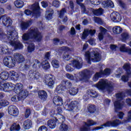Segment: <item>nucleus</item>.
I'll return each mask as SVG.
<instances>
[{
    "mask_svg": "<svg viewBox=\"0 0 131 131\" xmlns=\"http://www.w3.org/2000/svg\"><path fill=\"white\" fill-rule=\"evenodd\" d=\"M22 39L23 41H28L29 39H33L37 42H40L42 40V35L39 31L38 28L35 27L30 30L28 33L23 35Z\"/></svg>",
    "mask_w": 131,
    "mask_h": 131,
    "instance_id": "1",
    "label": "nucleus"
},
{
    "mask_svg": "<svg viewBox=\"0 0 131 131\" xmlns=\"http://www.w3.org/2000/svg\"><path fill=\"white\" fill-rule=\"evenodd\" d=\"M14 57V58L12 56H8L4 58L3 63L6 67L13 68V67H15V65H16V61L18 64L25 61V58L20 53H15Z\"/></svg>",
    "mask_w": 131,
    "mask_h": 131,
    "instance_id": "2",
    "label": "nucleus"
},
{
    "mask_svg": "<svg viewBox=\"0 0 131 131\" xmlns=\"http://www.w3.org/2000/svg\"><path fill=\"white\" fill-rule=\"evenodd\" d=\"M8 34V39L10 41V43L12 47H14V50H22L24 47L23 44L19 41H14L19 38L18 32L16 31V30L14 29L12 31L10 30Z\"/></svg>",
    "mask_w": 131,
    "mask_h": 131,
    "instance_id": "3",
    "label": "nucleus"
},
{
    "mask_svg": "<svg viewBox=\"0 0 131 131\" xmlns=\"http://www.w3.org/2000/svg\"><path fill=\"white\" fill-rule=\"evenodd\" d=\"M85 58L89 64H91L92 62L94 63H98L102 60V56L100 54L99 52L93 50L91 52L87 51L84 54Z\"/></svg>",
    "mask_w": 131,
    "mask_h": 131,
    "instance_id": "4",
    "label": "nucleus"
},
{
    "mask_svg": "<svg viewBox=\"0 0 131 131\" xmlns=\"http://www.w3.org/2000/svg\"><path fill=\"white\" fill-rule=\"evenodd\" d=\"M9 77L12 80H18L19 79V74L14 71H10L9 73L4 71L0 74V78L2 79L1 81H6Z\"/></svg>",
    "mask_w": 131,
    "mask_h": 131,
    "instance_id": "5",
    "label": "nucleus"
},
{
    "mask_svg": "<svg viewBox=\"0 0 131 131\" xmlns=\"http://www.w3.org/2000/svg\"><path fill=\"white\" fill-rule=\"evenodd\" d=\"M31 8L32 11L29 9L25 10V14H26L27 16H32V17H34L35 18L40 17V7L39 5L33 4Z\"/></svg>",
    "mask_w": 131,
    "mask_h": 131,
    "instance_id": "6",
    "label": "nucleus"
},
{
    "mask_svg": "<svg viewBox=\"0 0 131 131\" xmlns=\"http://www.w3.org/2000/svg\"><path fill=\"white\" fill-rule=\"evenodd\" d=\"M72 88V82L67 79H63L61 81V84L57 86L56 91L60 94L63 93V91L70 90Z\"/></svg>",
    "mask_w": 131,
    "mask_h": 131,
    "instance_id": "7",
    "label": "nucleus"
},
{
    "mask_svg": "<svg viewBox=\"0 0 131 131\" xmlns=\"http://www.w3.org/2000/svg\"><path fill=\"white\" fill-rule=\"evenodd\" d=\"M55 82V76L52 74H47L45 76L43 82L48 85L49 89H53L54 88Z\"/></svg>",
    "mask_w": 131,
    "mask_h": 131,
    "instance_id": "8",
    "label": "nucleus"
},
{
    "mask_svg": "<svg viewBox=\"0 0 131 131\" xmlns=\"http://www.w3.org/2000/svg\"><path fill=\"white\" fill-rule=\"evenodd\" d=\"M13 90L14 84L9 82L6 83L4 81H0V91L9 93V92H12Z\"/></svg>",
    "mask_w": 131,
    "mask_h": 131,
    "instance_id": "9",
    "label": "nucleus"
},
{
    "mask_svg": "<svg viewBox=\"0 0 131 131\" xmlns=\"http://www.w3.org/2000/svg\"><path fill=\"white\" fill-rule=\"evenodd\" d=\"M29 78L31 81L38 80L41 77V75L36 71L30 70L29 72Z\"/></svg>",
    "mask_w": 131,
    "mask_h": 131,
    "instance_id": "10",
    "label": "nucleus"
},
{
    "mask_svg": "<svg viewBox=\"0 0 131 131\" xmlns=\"http://www.w3.org/2000/svg\"><path fill=\"white\" fill-rule=\"evenodd\" d=\"M121 124V121L118 119H115L113 121H108L105 123L102 124L101 126L104 127H117L119 125Z\"/></svg>",
    "mask_w": 131,
    "mask_h": 131,
    "instance_id": "11",
    "label": "nucleus"
},
{
    "mask_svg": "<svg viewBox=\"0 0 131 131\" xmlns=\"http://www.w3.org/2000/svg\"><path fill=\"white\" fill-rule=\"evenodd\" d=\"M79 75L81 77L80 80H89L92 76L91 71L87 69H85L81 72H80Z\"/></svg>",
    "mask_w": 131,
    "mask_h": 131,
    "instance_id": "12",
    "label": "nucleus"
},
{
    "mask_svg": "<svg viewBox=\"0 0 131 131\" xmlns=\"http://www.w3.org/2000/svg\"><path fill=\"white\" fill-rule=\"evenodd\" d=\"M86 112L90 116L96 114L97 112V106L96 105L92 103L89 104L87 106Z\"/></svg>",
    "mask_w": 131,
    "mask_h": 131,
    "instance_id": "13",
    "label": "nucleus"
},
{
    "mask_svg": "<svg viewBox=\"0 0 131 131\" xmlns=\"http://www.w3.org/2000/svg\"><path fill=\"white\" fill-rule=\"evenodd\" d=\"M0 20H2V23L4 26L10 27L12 25V19L10 17L7 15H2L0 16Z\"/></svg>",
    "mask_w": 131,
    "mask_h": 131,
    "instance_id": "14",
    "label": "nucleus"
},
{
    "mask_svg": "<svg viewBox=\"0 0 131 131\" xmlns=\"http://www.w3.org/2000/svg\"><path fill=\"white\" fill-rule=\"evenodd\" d=\"M106 84L107 81L104 80V79H101L96 84L95 86L100 91H104L106 90Z\"/></svg>",
    "mask_w": 131,
    "mask_h": 131,
    "instance_id": "15",
    "label": "nucleus"
},
{
    "mask_svg": "<svg viewBox=\"0 0 131 131\" xmlns=\"http://www.w3.org/2000/svg\"><path fill=\"white\" fill-rule=\"evenodd\" d=\"M111 18L113 21V22H115L117 23L118 22H120L122 19V16L121 14H120L118 12H113L111 14Z\"/></svg>",
    "mask_w": 131,
    "mask_h": 131,
    "instance_id": "16",
    "label": "nucleus"
},
{
    "mask_svg": "<svg viewBox=\"0 0 131 131\" xmlns=\"http://www.w3.org/2000/svg\"><path fill=\"white\" fill-rule=\"evenodd\" d=\"M8 113L12 116H18V114H19V110H18V108L17 106L15 105H10L8 107Z\"/></svg>",
    "mask_w": 131,
    "mask_h": 131,
    "instance_id": "17",
    "label": "nucleus"
},
{
    "mask_svg": "<svg viewBox=\"0 0 131 131\" xmlns=\"http://www.w3.org/2000/svg\"><path fill=\"white\" fill-rule=\"evenodd\" d=\"M79 103L77 101H73L70 103V104H67L66 106H68L67 110L68 111H73L75 108H78V105Z\"/></svg>",
    "mask_w": 131,
    "mask_h": 131,
    "instance_id": "18",
    "label": "nucleus"
},
{
    "mask_svg": "<svg viewBox=\"0 0 131 131\" xmlns=\"http://www.w3.org/2000/svg\"><path fill=\"white\" fill-rule=\"evenodd\" d=\"M32 24V20H29L27 21H22L20 23V28L23 31L27 30L29 27L31 26Z\"/></svg>",
    "mask_w": 131,
    "mask_h": 131,
    "instance_id": "19",
    "label": "nucleus"
},
{
    "mask_svg": "<svg viewBox=\"0 0 131 131\" xmlns=\"http://www.w3.org/2000/svg\"><path fill=\"white\" fill-rule=\"evenodd\" d=\"M114 109L116 113H118V111L122 110L123 108V103H121L120 100H116L114 102Z\"/></svg>",
    "mask_w": 131,
    "mask_h": 131,
    "instance_id": "20",
    "label": "nucleus"
},
{
    "mask_svg": "<svg viewBox=\"0 0 131 131\" xmlns=\"http://www.w3.org/2000/svg\"><path fill=\"white\" fill-rule=\"evenodd\" d=\"M53 102L55 106H62L64 103L62 97L59 96H55L53 97Z\"/></svg>",
    "mask_w": 131,
    "mask_h": 131,
    "instance_id": "21",
    "label": "nucleus"
},
{
    "mask_svg": "<svg viewBox=\"0 0 131 131\" xmlns=\"http://www.w3.org/2000/svg\"><path fill=\"white\" fill-rule=\"evenodd\" d=\"M82 2H83V0H76L77 5H79L81 7V11L82 13H83V14L89 15V14H90V11H89V10H86V8H85L84 4L81 3Z\"/></svg>",
    "mask_w": 131,
    "mask_h": 131,
    "instance_id": "22",
    "label": "nucleus"
},
{
    "mask_svg": "<svg viewBox=\"0 0 131 131\" xmlns=\"http://www.w3.org/2000/svg\"><path fill=\"white\" fill-rule=\"evenodd\" d=\"M101 128H102V127L97 126L96 127L93 128V129H91V127H88V126L86 125V124L85 123L84 125H83L80 128V131H95V130H99V129H101Z\"/></svg>",
    "mask_w": 131,
    "mask_h": 131,
    "instance_id": "23",
    "label": "nucleus"
},
{
    "mask_svg": "<svg viewBox=\"0 0 131 131\" xmlns=\"http://www.w3.org/2000/svg\"><path fill=\"white\" fill-rule=\"evenodd\" d=\"M38 96L41 101H47L48 93L45 90H40L38 92Z\"/></svg>",
    "mask_w": 131,
    "mask_h": 131,
    "instance_id": "24",
    "label": "nucleus"
},
{
    "mask_svg": "<svg viewBox=\"0 0 131 131\" xmlns=\"http://www.w3.org/2000/svg\"><path fill=\"white\" fill-rule=\"evenodd\" d=\"M92 12L94 16L99 17L103 15L104 13V9H103L102 8H99L98 9L92 8Z\"/></svg>",
    "mask_w": 131,
    "mask_h": 131,
    "instance_id": "25",
    "label": "nucleus"
},
{
    "mask_svg": "<svg viewBox=\"0 0 131 131\" xmlns=\"http://www.w3.org/2000/svg\"><path fill=\"white\" fill-rule=\"evenodd\" d=\"M23 90V84L21 83H17L15 85L13 84V90L15 94H19Z\"/></svg>",
    "mask_w": 131,
    "mask_h": 131,
    "instance_id": "26",
    "label": "nucleus"
},
{
    "mask_svg": "<svg viewBox=\"0 0 131 131\" xmlns=\"http://www.w3.org/2000/svg\"><path fill=\"white\" fill-rule=\"evenodd\" d=\"M24 129H30L32 127V121L30 119L25 120L23 125Z\"/></svg>",
    "mask_w": 131,
    "mask_h": 131,
    "instance_id": "27",
    "label": "nucleus"
},
{
    "mask_svg": "<svg viewBox=\"0 0 131 131\" xmlns=\"http://www.w3.org/2000/svg\"><path fill=\"white\" fill-rule=\"evenodd\" d=\"M129 34L128 32H124L121 34V41L122 42H126L129 39Z\"/></svg>",
    "mask_w": 131,
    "mask_h": 131,
    "instance_id": "28",
    "label": "nucleus"
},
{
    "mask_svg": "<svg viewBox=\"0 0 131 131\" xmlns=\"http://www.w3.org/2000/svg\"><path fill=\"white\" fill-rule=\"evenodd\" d=\"M87 95H88L89 97H91V98H98V97H99V94L97 93V91L93 89L88 90Z\"/></svg>",
    "mask_w": 131,
    "mask_h": 131,
    "instance_id": "29",
    "label": "nucleus"
},
{
    "mask_svg": "<svg viewBox=\"0 0 131 131\" xmlns=\"http://www.w3.org/2000/svg\"><path fill=\"white\" fill-rule=\"evenodd\" d=\"M72 64H73L74 69H81V68H82V64H81L78 60L74 59L72 61Z\"/></svg>",
    "mask_w": 131,
    "mask_h": 131,
    "instance_id": "30",
    "label": "nucleus"
},
{
    "mask_svg": "<svg viewBox=\"0 0 131 131\" xmlns=\"http://www.w3.org/2000/svg\"><path fill=\"white\" fill-rule=\"evenodd\" d=\"M28 91L23 89L21 92H19L17 95L19 96L20 99L24 100L28 96Z\"/></svg>",
    "mask_w": 131,
    "mask_h": 131,
    "instance_id": "31",
    "label": "nucleus"
},
{
    "mask_svg": "<svg viewBox=\"0 0 131 131\" xmlns=\"http://www.w3.org/2000/svg\"><path fill=\"white\" fill-rule=\"evenodd\" d=\"M41 67L44 70H49L51 68V64L47 60H45L41 62Z\"/></svg>",
    "mask_w": 131,
    "mask_h": 131,
    "instance_id": "32",
    "label": "nucleus"
},
{
    "mask_svg": "<svg viewBox=\"0 0 131 131\" xmlns=\"http://www.w3.org/2000/svg\"><path fill=\"white\" fill-rule=\"evenodd\" d=\"M56 120L54 119H50L47 122V125L49 126V128L53 129L56 127Z\"/></svg>",
    "mask_w": 131,
    "mask_h": 131,
    "instance_id": "33",
    "label": "nucleus"
},
{
    "mask_svg": "<svg viewBox=\"0 0 131 131\" xmlns=\"http://www.w3.org/2000/svg\"><path fill=\"white\" fill-rule=\"evenodd\" d=\"M102 77H105V76H109L111 74V69L110 68H106L103 71L100 70Z\"/></svg>",
    "mask_w": 131,
    "mask_h": 131,
    "instance_id": "34",
    "label": "nucleus"
},
{
    "mask_svg": "<svg viewBox=\"0 0 131 131\" xmlns=\"http://www.w3.org/2000/svg\"><path fill=\"white\" fill-rule=\"evenodd\" d=\"M103 78V76L101 71H100L98 72H96L93 77V80L94 82L98 81L99 78Z\"/></svg>",
    "mask_w": 131,
    "mask_h": 131,
    "instance_id": "35",
    "label": "nucleus"
},
{
    "mask_svg": "<svg viewBox=\"0 0 131 131\" xmlns=\"http://www.w3.org/2000/svg\"><path fill=\"white\" fill-rule=\"evenodd\" d=\"M35 62L32 66V68L34 69H36V70H38V69H40V67L41 66V63L40 61L37 59L34 60Z\"/></svg>",
    "mask_w": 131,
    "mask_h": 131,
    "instance_id": "36",
    "label": "nucleus"
},
{
    "mask_svg": "<svg viewBox=\"0 0 131 131\" xmlns=\"http://www.w3.org/2000/svg\"><path fill=\"white\" fill-rule=\"evenodd\" d=\"M69 90V94L71 96H75L76 95H77L79 91L78 88L76 87H72Z\"/></svg>",
    "mask_w": 131,
    "mask_h": 131,
    "instance_id": "37",
    "label": "nucleus"
},
{
    "mask_svg": "<svg viewBox=\"0 0 131 131\" xmlns=\"http://www.w3.org/2000/svg\"><path fill=\"white\" fill-rule=\"evenodd\" d=\"M21 128V127L20 126V124H17L16 123H14L10 127V131H19L20 130V129Z\"/></svg>",
    "mask_w": 131,
    "mask_h": 131,
    "instance_id": "38",
    "label": "nucleus"
},
{
    "mask_svg": "<svg viewBox=\"0 0 131 131\" xmlns=\"http://www.w3.org/2000/svg\"><path fill=\"white\" fill-rule=\"evenodd\" d=\"M104 6L106 7V8H110V9H113L114 8V3L111 0H107L103 2Z\"/></svg>",
    "mask_w": 131,
    "mask_h": 131,
    "instance_id": "39",
    "label": "nucleus"
},
{
    "mask_svg": "<svg viewBox=\"0 0 131 131\" xmlns=\"http://www.w3.org/2000/svg\"><path fill=\"white\" fill-rule=\"evenodd\" d=\"M66 76L68 79L71 80V81H75V82H78V79L75 78V77L72 74L67 73Z\"/></svg>",
    "mask_w": 131,
    "mask_h": 131,
    "instance_id": "40",
    "label": "nucleus"
},
{
    "mask_svg": "<svg viewBox=\"0 0 131 131\" xmlns=\"http://www.w3.org/2000/svg\"><path fill=\"white\" fill-rule=\"evenodd\" d=\"M123 29L119 26H116L113 28V32L115 34H120Z\"/></svg>",
    "mask_w": 131,
    "mask_h": 131,
    "instance_id": "41",
    "label": "nucleus"
},
{
    "mask_svg": "<svg viewBox=\"0 0 131 131\" xmlns=\"http://www.w3.org/2000/svg\"><path fill=\"white\" fill-rule=\"evenodd\" d=\"M14 5L17 9H21L24 6V2L21 0H17L14 2Z\"/></svg>",
    "mask_w": 131,
    "mask_h": 131,
    "instance_id": "42",
    "label": "nucleus"
},
{
    "mask_svg": "<svg viewBox=\"0 0 131 131\" xmlns=\"http://www.w3.org/2000/svg\"><path fill=\"white\" fill-rule=\"evenodd\" d=\"M105 89L108 93H112L113 91H114V86L112 85V84H111V83H108L107 82Z\"/></svg>",
    "mask_w": 131,
    "mask_h": 131,
    "instance_id": "43",
    "label": "nucleus"
},
{
    "mask_svg": "<svg viewBox=\"0 0 131 131\" xmlns=\"http://www.w3.org/2000/svg\"><path fill=\"white\" fill-rule=\"evenodd\" d=\"M28 53H32L35 50V45L33 43H30L27 48Z\"/></svg>",
    "mask_w": 131,
    "mask_h": 131,
    "instance_id": "44",
    "label": "nucleus"
},
{
    "mask_svg": "<svg viewBox=\"0 0 131 131\" xmlns=\"http://www.w3.org/2000/svg\"><path fill=\"white\" fill-rule=\"evenodd\" d=\"M60 117L58 119H57V118H55V121L56 122V123H58V124H62V123H64L65 121V117L63 115L59 114Z\"/></svg>",
    "mask_w": 131,
    "mask_h": 131,
    "instance_id": "45",
    "label": "nucleus"
},
{
    "mask_svg": "<svg viewBox=\"0 0 131 131\" xmlns=\"http://www.w3.org/2000/svg\"><path fill=\"white\" fill-rule=\"evenodd\" d=\"M66 70L67 72H72L74 71V67L72 63H69L66 66Z\"/></svg>",
    "mask_w": 131,
    "mask_h": 131,
    "instance_id": "46",
    "label": "nucleus"
},
{
    "mask_svg": "<svg viewBox=\"0 0 131 131\" xmlns=\"http://www.w3.org/2000/svg\"><path fill=\"white\" fill-rule=\"evenodd\" d=\"M116 97L117 98V99H119L120 100H123V98H125V93H124V92H123L116 93Z\"/></svg>",
    "mask_w": 131,
    "mask_h": 131,
    "instance_id": "47",
    "label": "nucleus"
},
{
    "mask_svg": "<svg viewBox=\"0 0 131 131\" xmlns=\"http://www.w3.org/2000/svg\"><path fill=\"white\" fill-rule=\"evenodd\" d=\"M68 125L65 123H62L59 126V129L61 131H67L68 130Z\"/></svg>",
    "mask_w": 131,
    "mask_h": 131,
    "instance_id": "48",
    "label": "nucleus"
},
{
    "mask_svg": "<svg viewBox=\"0 0 131 131\" xmlns=\"http://www.w3.org/2000/svg\"><path fill=\"white\" fill-rule=\"evenodd\" d=\"M11 100L12 102H19V101H22L21 99L20 96H19V94L17 95H14L12 97H11Z\"/></svg>",
    "mask_w": 131,
    "mask_h": 131,
    "instance_id": "49",
    "label": "nucleus"
},
{
    "mask_svg": "<svg viewBox=\"0 0 131 131\" xmlns=\"http://www.w3.org/2000/svg\"><path fill=\"white\" fill-rule=\"evenodd\" d=\"M48 13L47 16H46V18L47 20H51V19H53V15H54V10L52 9L51 11L48 10Z\"/></svg>",
    "mask_w": 131,
    "mask_h": 131,
    "instance_id": "50",
    "label": "nucleus"
},
{
    "mask_svg": "<svg viewBox=\"0 0 131 131\" xmlns=\"http://www.w3.org/2000/svg\"><path fill=\"white\" fill-rule=\"evenodd\" d=\"M67 13V10H66V8H63L61 9V10L59 12V17L60 19H62V18L64 17V15H65V13Z\"/></svg>",
    "mask_w": 131,
    "mask_h": 131,
    "instance_id": "51",
    "label": "nucleus"
},
{
    "mask_svg": "<svg viewBox=\"0 0 131 131\" xmlns=\"http://www.w3.org/2000/svg\"><path fill=\"white\" fill-rule=\"evenodd\" d=\"M0 50L2 55H7V54H9V48L1 47H0Z\"/></svg>",
    "mask_w": 131,
    "mask_h": 131,
    "instance_id": "52",
    "label": "nucleus"
},
{
    "mask_svg": "<svg viewBox=\"0 0 131 131\" xmlns=\"http://www.w3.org/2000/svg\"><path fill=\"white\" fill-rule=\"evenodd\" d=\"M9 103L8 101H7L6 100H1L0 101V109L2 107H6V106H8L9 105Z\"/></svg>",
    "mask_w": 131,
    "mask_h": 131,
    "instance_id": "53",
    "label": "nucleus"
},
{
    "mask_svg": "<svg viewBox=\"0 0 131 131\" xmlns=\"http://www.w3.org/2000/svg\"><path fill=\"white\" fill-rule=\"evenodd\" d=\"M52 65L54 68H59L60 65L59 64V61L57 59L53 60L52 61Z\"/></svg>",
    "mask_w": 131,
    "mask_h": 131,
    "instance_id": "54",
    "label": "nucleus"
},
{
    "mask_svg": "<svg viewBox=\"0 0 131 131\" xmlns=\"http://www.w3.org/2000/svg\"><path fill=\"white\" fill-rule=\"evenodd\" d=\"M85 123L88 127H91L90 126H93V125H96V124H97V122L93 121L92 120H89L88 123L85 122Z\"/></svg>",
    "mask_w": 131,
    "mask_h": 131,
    "instance_id": "55",
    "label": "nucleus"
},
{
    "mask_svg": "<svg viewBox=\"0 0 131 131\" xmlns=\"http://www.w3.org/2000/svg\"><path fill=\"white\" fill-rule=\"evenodd\" d=\"M89 36V29L84 30L82 35V39H85Z\"/></svg>",
    "mask_w": 131,
    "mask_h": 131,
    "instance_id": "56",
    "label": "nucleus"
},
{
    "mask_svg": "<svg viewBox=\"0 0 131 131\" xmlns=\"http://www.w3.org/2000/svg\"><path fill=\"white\" fill-rule=\"evenodd\" d=\"M131 121V110L128 112L127 118L126 120H124L125 123H128Z\"/></svg>",
    "mask_w": 131,
    "mask_h": 131,
    "instance_id": "57",
    "label": "nucleus"
},
{
    "mask_svg": "<svg viewBox=\"0 0 131 131\" xmlns=\"http://www.w3.org/2000/svg\"><path fill=\"white\" fill-rule=\"evenodd\" d=\"M128 78H131V76H128L127 75V76L123 75L121 77V80L124 82H127V81H128Z\"/></svg>",
    "mask_w": 131,
    "mask_h": 131,
    "instance_id": "58",
    "label": "nucleus"
},
{
    "mask_svg": "<svg viewBox=\"0 0 131 131\" xmlns=\"http://www.w3.org/2000/svg\"><path fill=\"white\" fill-rule=\"evenodd\" d=\"M125 46V44H123L120 47V52H122V53H126V51L127 50L128 47H126Z\"/></svg>",
    "mask_w": 131,
    "mask_h": 131,
    "instance_id": "59",
    "label": "nucleus"
},
{
    "mask_svg": "<svg viewBox=\"0 0 131 131\" xmlns=\"http://www.w3.org/2000/svg\"><path fill=\"white\" fill-rule=\"evenodd\" d=\"M52 5L55 8H59L60 7V1L58 0H54L52 3Z\"/></svg>",
    "mask_w": 131,
    "mask_h": 131,
    "instance_id": "60",
    "label": "nucleus"
},
{
    "mask_svg": "<svg viewBox=\"0 0 131 131\" xmlns=\"http://www.w3.org/2000/svg\"><path fill=\"white\" fill-rule=\"evenodd\" d=\"M95 21L96 23H97V24H100V25H102L103 23H104V22L102 20V18L100 17H96L95 19Z\"/></svg>",
    "mask_w": 131,
    "mask_h": 131,
    "instance_id": "61",
    "label": "nucleus"
},
{
    "mask_svg": "<svg viewBox=\"0 0 131 131\" xmlns=\"http://www.w3.org/2000/svg\"><path fill=\"white\" fill-rule=\"evenodd\" d=\"M63 58L64 61H69V60L71 59V56L70 55L65 53L64 55H63Z\"/></svg>",
    "mask_w": 131,
    "mask_h": 131,
    "instance_id": "62",
    "label": "nucleus"
},
{
    "mask_svg": "<svg viewBox=\"0 0 131 131\" xmlns=\"http://www.w3.org/2000/svg\"><path fill=\"white\" fill-rule=\"evenodd\" d=\"M52 52L49 51L45 53V59H46V60H50V58H51V53Z\"/></svg>",
    "mask_w": 131,
    "mask_h": 131,
    "instance_id": "63",
    "label": "nucleus"
},
{
    "mask_svg": "<svg viewBox=\"0 0 131 131\" xmlns=\"http://www.w3.org/2000/svg\"><path fill=\"white\" fill-rule=\"evenodd\" d=\"M38 131H48V127L45 125L41 126L39 127Z\"/></svg>",
    "mask_w": 131,
    "mask_h": 131,
    "instance_id": "64",
    "label": "nucleus"
}]
</instances>
